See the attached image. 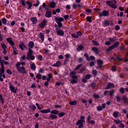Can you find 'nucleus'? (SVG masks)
I'll return each instance as SVG.
<instances>
[{
	"label": "nucleus",
	"mask_w": 128,
	"mask_h": 128,
	"mask_svg": "<svg viewBox=\"0 0 128 128\" xmlns=\"http://www.w3.org/2000/svg\"><path fill=\"white\" fill-rule=\"evenodd\" d=\"M96 108H97L98 112H102V110H103L102 106H98L96 107Z\"/></svg>",
	"instance_id": "obj_51"
},
{
	"label": "nucleus",
	"mask_w": 128,
	"mask_h": 128,
	"mask_svg": "<svg viewBox=\"0 0 128 128\" xmlns=\"http://www.w3.org/2000/svg\"><path fill=\"white\" fill-rule=\"evenodd\" d=\"M82 64H78L77 66H76V67L75 68V70H80V68H82Z\"/></svg>",
	"instance_id": "obj_37"
},
{
	"label": "nucleus",
	"mask_w": 128,
	"mask_h": 128,
	"mask_svg": "<svg viewBox=\"0 0 128 128\" xmlns=\"http://www.w3.org/2000/svg\"><path fill=\"white\" fill-rule=\"evenodd\" d=\"M119 92L122 94H124V88H121L119 90Z\"/></svg>",
	"instance_id": "obj_43"
},
{
	"label": "nucleus",
	"mask_w": 128,
	"mask_h": 128,
	"mask_svg": "<svg viewBox=\"0 0 128 128\" xmlns=\"http://www.w3.org/2000/svg\"><path fill=\"white\" fill-rule=\"evenodd\" d=\"M82 50H84V46L80 45L76 48V50L78 52H80Z\"/></svg>",
	"instance_id": "obj_35"
},
{
	"label": "nucleus",
	"mask_w": 128,
	"mask_h": 128,
	"mask_svg": "<svg viewBox=\"0 0 128 128\" xmlns=\"http://www.w3.org/2000/svg\"><path fill=\"white\" fill-rule=\"evenodd\" d=\"M52 16V12L50 10H46L45 13V16L46 18H51Z\"/></svg>",
	"instance_id": "obj_13"
},
{
	"label": "nucleus",
	"mask_w": 128,
	"mask_h": 128,
	"mask_svg": "<svg viewBox=\"0 0 128 128\" xmlns=\"http://www.w3.org/2000/svg\"><path fill=\"white\" fill-rule=\"evenodd\" d=\"M40 112H42V114H48L49 112H50V109L48 108L46 110H40Z\"/></svg>",
	"instance_id": "obj_21"
},
{
	"label": "nucleus",
	"mask_w": 128,
	"mask_h": 128,
	"mask_svg": "<svg viewBox=\"0 0 128 128\" xmlns=\"http://www.w3.org/2000/svg\"><path fill=\"white\" fill-rule=\"evenodd\" d=\"M76 72L75 70L71 71L70 74L69 76L72 80H70L71 84H76L78 82V76L76 75Z\"/></svg>",
	"instance_id": "obj_1"
},
{
	"label": "nucleus",
	"mask_w": 128,
	"mask_h": 128,
	"mask_svg": "<svg viewBox=\"0 0 128 128\" xmlns=\"http://www.w3.org/2000/svg\"><path fill=\"white\" fill-rule=\"evenodd\" d=\"M114 94V90H112L109 91V96H112Z\"/></svg>",
	"instance_id": "obj_42"
},
{
	"label": "nucleus",
	"mask_w": 128,
	"mask_h": 128,
	"mask_svg": "<svg viewBox=\"0 0 128 128\" xmlns=\"http://www.w3.org/2000/svg\"><path fill=\"white\" fill-rule=\"evenodd\" d=\"M42 74H40V73H38L36 74V78H38V80H42Z\"/></svg>",
	"instance_id": "obj_32"
},
{
	"label": "nucleus",
	"mask_w": 128,
	"mask_h": 128,
	"mask_svg": "<svg viewBox=\"0 0 128 128\" xmlns=\"http://www.w3.org/2000/svg\"><path fill=\"white\" fill-rule=\"evenodd\" d=\"M84 120H86V116H80V119L76 122V126H78V128H84V124L86 122Z\"/></svg>",
	"instance_id": "obj_2"
},
{
	"label": "nucleus",
	"mask_w": 128,
	"mask_h": 128,
	"mask_svg": "<svg viewBox=\"0 0 128 128\" xmlns=\"http://www.w3.org/2000/svg\"><path fill=\"white\" fill-rule=\"evenodd\" d=\"M19 48L21 50H24V43L19 44Z\"/></svg>",
	"instance_id": "obj_56"
},
{
	"label": "nucleus",
	"mask_w": 128,
	"mask_h": 128,
	"mask_svg": "<svg viewBox=\"0 0 128 128\" xmlns=\"http://www.w3.org/2000/svg\"><path fill=\"white\" fill-rule=\"evenodd\" d=\"M38 74H44V70L42 68H40L38 71Z\"/></svg>",
	"instance_id": "obj_58"
},
{
	"label": "nucleus",
	"mask_w": 128,
	"mask_h": 128,
	"mask_svg": "<svg viewBox=\"0 0 128 128\" xmlns=\"http://www.w3.org/2000/svg\"><path fill=\"white\" fill-rule=\"evenodd\" d=\"M112 70H113V72H116V66H112Z\"/></svg>",
	"instance_id": "obj_62"
},
{
	"label": "nucleus",
	"mask_w": 128,
	"mask_h": 128,
	"mask_svg": "<svg viewBox=\"0 0 128 128\" xmlns=\"http://www.w3.org/2000/svg\"><path fill=\"white\" fill-rule=\"evenodd\" d=\"M86 19L88 22H92V17H90V16H88L86 18Z\"/></svg>",
	"instance_id": "obj_41"
},
{
	"label": "nucleus",
	"mask_w": 128,
	"mask_h": 128,
	"mask_svg": "<svg viewBox=\"0 0 128 128\" xmlns=\"http://www.w3.org/2000/svg\"><path fill=\"white\" fill-rule=\"evenodd\" d=\"M28 50V53L27 54V56H30V55H32V53L34 52L32 51V49L30 48H29Z\"/></svg>",
	"instance_id": "obj_40"
},
{
	"label": "nucleus",
	"mask_w": 128,
	"mask_h": 128,
	"mask_svg": "<svg viewBox=\"0 0 128 128\" xmlns=\"http://www.w3.org/2000/svg\"><path fill=\"white\" fill-rule=\"evenodd\" d=\"M56 24L60 28H62V22H57Z\"/></svg>",
	"instance_id": "obj_52"
},
{
	"label": "nucleus",
	"mask_w": 128,
	"mask_h": 128,
	"mask_svg": "<svg viewBox=\"0 0 128 128\" xmlns=\"http://www.w3.org/2000/svg\"><path fill=\"white\" fill-rule=\"evenodd\" d=\"M54 20L56 22H64V19L62 17H55Z\"/></svg>",
	"instance_id": "obj_17"
},
{
	"label": "nucleus",
	"mask_w": 128,
	"mask_h": 128,
	"mask_svg": "<svg viewBox=\"0 0 128 128\" xmlns=\"http://www.w3.org/2000/svg\"><path fill=\"white\" fill-rule=\"evenodd\" d=\"M50 118L51 120H56V118H58V116L54 114H50Z\"/></svg>",
	"instance_id": "obj_28"
},
{
	"label": "nucleus",
	"mask_w": 128,
	"mask_h": 128,
	"mask_svg": "<svg viewBox=\"0 0 128 128\" xmlns=\"http://www.w3.org/2000/svg\"><path fill=\"white\" fill-rule=\"evenodd\" d=\"M38 60L42 61V55H38Z\"/></svg>",
	"instance_id": "obj_64"
},
{
	"label": "nucleus",
	"mask_w": 128,
	"mask_h": 128,
	"mask_svg": "<svg viewBox=\"0 0 128 128\" xmlns=\"http://www.w3.org/2000/svg\"><path fill=\"white\" fill-rule=\"evenodd\" d=\"M114 122H116V124H119L122 123V122H120V120H117L114 119Z\"/></svg>",
	"instance_id": "obj_49"
},
{
	"label": "nucleus",
	"mask_w": 128,
	"mask_h": 128,
	"mask_svg": "<svg viewBox=\"0 0 128 128\" xmlns=\"http://www.w3.org/2000/svg\"><path fill=\"white\" fill-rule=\"evenodd\" d=\"M58 118H62L66 116V112H60L58 114Z\"/></svg>",
	"instance_id": "obj_33"
},
{
	"label": "nucleus",
	"mask_w": 128,
	"mask_h": 128,
	"mask_svg": "<svg viewBox=\"0 0 128 128\" xmlns=\"http://www.w3.org/2000/svg\"><path fill=\"white\" fill-rule=\"evenodd\" d=\"M9 88L12 92H14V94H16V88L12 86H10Z\"/></svg>",
	"instance_id": "obj_20"
},
{
	"label": "nucleus",
	"mask_w": 128,
	"mask_h": 128,
	"mask_svg": "<svg viewBox=\"0 0 128 128\" xmlns=\"http://www.w3.org/2000/svg\"><path fill=\"white\" fill-rule=\"evenodd\" d=\"M84 70H86V69L84 68H82L80 70L78 73L79 74H82V72H84Z\"/></svg>",
	"instance_id": "obj_60"
},
{
	"label": "nucleus",
	"mask_w": 128,
	"mask_h": 128,
	"mask_svg": "<svg viewBox=\"0 0 128 128\" xmlns=\"http://www.w3.org/2000/svg\"><path fill=\"white\" fill-rule=\"evenodd\" d=\"M21 4L22 6L26 8V4L28 6L27 10H30L32 8V3L30 1H26L25 0H21Z\"/></svg>",
	"instance_id": "obj_4"
},
{
	"label": "nucleus",
	"mask_w": 128,
	"mask_h": 128,
	"mask_svg": "<svg viewBox=\"0 0 128 128\" xmlns=\"http://www.w3.org/2000/svg\"><path fill=\"white\" fill-rule=\"evenodd\" d=\"M109 40L111 42H116V39H114V38H109Z\"/></svg>",
	"instance_id": "obj_59"
},
{
	"label": "nucleus",
	"mask_w": 128,
	"mask_h": 128,
	"mask_svg": "<svg viewBox=\"0 0 128 128\" xmlns=\"http://www.w3.org/2000/svg\"><path fill=\"white\" fill-rule=\"evenodd\" d=\"M120 46V42H115V44H113L111 46H109L106 49V51L109 52H112V50L116 48H118Z\"/></svg>",
	"instance_id": "obj_6"
},
{
	"label": "nucleus",
	"mask_w": 128,
	"mask_h": 128,
	"mask_svg": "<svg viewBox=\"0 0 128 128\" xmlns=\"http://www.w3.org/2000/svg\"><path fill=\"white\" fill-rule=\"evenodd\" d=\"M48 78H46V81L47 82H50V80H52V74H48Z\"/></svg>",
	"instance_id": "obj_27"
},
{
	"label": "nucleus",
	"mask_w": 128,
	"mask_h": 128,
	"mask_svg": "<svg viewBox=\"0 0 128 128\" xmlns=\"http://www.w3.org/2000/svg\"><path fill=\"white\" fill-rule=\"evenodd\" d=\"M120 26L116 25L115 26V30H120Z\"/></svg>",
	"instance_id": "obj_61"
},
{
	"label": "nucleus",
	"mask_w": 128,
	"mask_h": 128,
	"mask_svg": "<svg viewBox=\"0 0 128 128\" xmlns=\"http://www.w3.org/2000/svg\"><path fill=\"white\" fill-rule=\"evenodd\" d=\"M112 88H114V83L108 82L106 87V90H110Z\"/></svg>",
	"instance_id": "obj_14"
},
{
	"label": "nucleus",
	"mask_w": 128,
	"mask_h": 128,
	"mask_svg": "<svg viewBox=\"0 0 128 128\" xmlns=\"http://www.w3.org/2000/svg\"><path fill=\"white\" fill-rule=\"evenodd\" d=\"M90 86H91L92 88V90H94V88H96V82H94L90 84Z\"/></svg>",
	"instance_id": "obj_44"
},
{
	"label": "nucleus",
	"mask_w": 128,
	"mask_h": 128,
	"mask_svg": "<svg viewBox=\"0 0 128 128\" xmlns=\"http://www.w3.org/2000/svg\"><path fill=\"white\" fill-rule=\"evenodd\" d=\"M92 78V74H86L82 78V82L84 84H86L88 82V80H90Z\"/></svg>",
	"instance_id": "obj_7"
},
{
	"label": "nucleus",
	"mask_w": 128,
	"mask_h": 128,
	"mask_svg": "<svg viewBox=\"0 0 128 128\" xmlns=\"http://www.w3.org/2000/svg\"><path fill=\"white\" fill-rule=\"evenodd\" d=\"M116 102H120V100H122V98H120V97L118 96H116Z\"/></svg>",
	"instance_id": "obj_53"
},
{
	"label": "nucleus",
	"mask_w": 128,
	"mask_h": 128,
	"mask_svg": "<svg viewBox=\"0 0 128 128\" xmlns=\"http://www.w3.org/2000/svg\"><path fill=\"white\" fill-rule=\"evenodd\" d=\"M2 22L3 24H6V22H7L6 18H2Z\"/></svg>",
	"instance_id": "obj_39"
},
{
	"label": "nucleus",
	"mask_w": 128,
	"mask_h": 128,
	"mask_svg": "<svg viewBox=\"0 0 128 128\" xmlns=\"http://www.w3.org/2000/svg\"><path fill=\"white\" fill-rule=\"evenodd\" d=\"M93 96L94 98H96V100H98V98H100V95L96 94H93Z\"/></svg>",
	"instance_id": "obj_45"
},
{
	"label": "nucleus",
	"mask_w": 128,
	"mask_h": 128,
	"mask_svg": "<svg viewBox=\"0 0 128 128\" xmlns=\"http://www.w3.org/2000/svg\"><path fill=\"white\" fill-rule=\"evenodd\" d=\"M122 100L125 104H128V99L126 96H123Z\"/></svg>",
	"instance_id": "obj_31"
},
{
	"label": "nucleus",
	"mask_w": 128,
	"mask_h": 128,
	"mask_svg": "<svg viewBox=\"0 0 128 128\" xmlns=\"http://www.w3.org/2000/svg\"><path fill=\"white\" fill-rule=\"evenodd\" d=\"M12 50L13 54L16 55L18 54V51L16 50V48L14 47V48H12Z\"/></svg>",
	"instance_id": "obj_55"
},
{
	"label": "nucleus",
	"mask_w": 128,
	"mask_h": 128,
	"mask_svg": "<svg viewBox=\"0 0 128 128\" xmlns=\"http://www.w3.org/2000/svg\"><path fill=\"white\" fill-rule=\"evenodd\" d=\"M40 38L41 40V41L40 42H44V33L40 32L39 34Z\"/></svg>",
	"instance_id": "obj_19"
},
{
	"label": "nucleus",
	"mask_w": 128,
	"mask_h": 128,
	"mask_svg": "<svg viewBox=\"0 0 128 128\" xmlns=\"http://www.w3.org/2000/svg\"><path fill=\"white\" fill-rule=\"evenodd\" d=\"M56 2H51L50 4V8H56Z\"/></svg>",
	"instance_id": "obj_23"
},
{
	"label": "nucleus",
	"mask_w": 128,
	"mask_h": 128,
	"mask_svg": "<svg viewBox=\"0 0 128 128\" xmlns=\"http://www.w3.org/2000/svg\"><path fill=\"white\" fill-rule=\"evenodd\" d=\"M71 36L72 38H78V34H72Z\"/></svg>",
	"instance_id": "obj_50"
},
{
	"label": "nucleus",
	"mask_w": 128,
	"mask_h": 128,
	"mask_svg": "<svg viewBox=\"0 0 128 128\" xmlns=\"http://www.w3.org/2000/svg\"><path fill=\"white\" fill-rule=\"evenodd\" d=\"M92 44H94L95 46H98L100 45V44H98V42H96V41L94 40H92Z\"/></svg>",
	"instance_id": "obj_38"
},
{
	"label": "nucleus",
	"mask_w": 128,
	"mask_h": 128,
	"mask_svg": "<svg viewBox=\"0 0 128 128\" xmlns=\"http://www.w3.org/2000/svg\"><path fill=\"white\" fill-rule=\"evenodd\" d=\"M30 110H36V106L34 105H30L29 106Z\"/></svg>",
	"instance_id": "obj_34"
},
{
	"label": "nucleus",
	"mask_w": 128,
	"mask_h": 128,
	"mask_svg": "<svg viewBox=\"0 0 128 128\" xmlns=\"http://www.w3.org/2000/svg\"><path fill=\"white\" fill-rule=\"evenodd\" d=\"M110 16V12L106 10H104L102 12L100 13L99 14L100 18L102 16Z\"/></svg>",
	"instance_id": "obj_8"
},
{
	"label": "nucleus",
	"mask_w": 128,
	"mask_h": 128,
	"mask_svg": "<svg viewBox=\"0 0 128 128\" xmlns=\"http://www.w3.org/2000/svg\"><path fill=\"white\" fill-rule=\"evenodd\" d=\"M0 100L2 106H4V98L2 97V94H0Z\"/></svg>",
	"instance_id": "obj_29"
},
{
	"label": "nucleus",
	"mask_w": 128,
	"mask_h": 128,
	"mask_svg": "<svg viewBox=\"0 0 128 128\" xmlns=\"http://www.w3.org/2000/svg\"><path fill=\"white\" fill-rule=\"evenodd\" d=\"M112 116H114V118H116L118 116V112H114Z\"/></svg>",
	"instance_id": "obj_36"
},
{
	"label": "nucleus",
	"mask_w": 128,
	"mask_h": 128,
	"mask_svg": "<svg viewBox=\"0 0 128 128\" xmlns=\"http://www.w3.org/2000/svg\"><path fill=\"white\" fill-rule=\"evenodd\" d=\"M0 45L3 50H6V45L4 43L1 44Z\"/></svg>",
	"instance_id": "obj_47"
},
{
	"label": "nucleus",
	"mask_w": 128,
	"mask_h": 128,
	"mask_svg": "<svg viewBox=\"0 0 128 128\" xmlns=\"http://www.w3.org/2000/svg\"><path fill=\"white\" fill-rule=\"evenodd\" d=\"M30 20L32 22L33 24H36L38 22V19L36 17H32L30 19Z\"/></svg>",
	"instance_id": "obj_22"
},
{
	"label": "nucleus",
	"mask_w": 128,
	"mask_h": 128,
	"mask_svg": "<svg viewBox=\"0 0 128 128\" xmlns=\"http://www.w3.org/2000/svg\"><path fill=\"white\" fill-rule=\"evenodd\" d=\"M20 66V62H17L16 64V68L17 69V70L18 72H20L21 74H26V69L24 68V67Z\"/></svg>",
	"instance_id": "obj_5"
},
{
	"label": "nucleus",
	"mask_w": 128,
	"mask_h": 128,
	"mask_svg": "<svg viewBox=\"0 0 128 128\" xmlns=\"http://www.w3.org/2000/svg\"><path fill=\"white\" fill-rule=\"evenodd\" d=\"M68 62H70V60H68V58L64 59V65L66 66V64H68Z\"/></svg>",
	"instance_id": "obj_57"
},
{
	"label": "nucleus",
	"mask_w": 128,
	"mask_h": 128,
	"mask_svg": "<svg viewBox=\"0 0 128 128\" xmlns=\"http://www.w3.org/2000/svg\"><path fill=\"white\" fill-rule=\"evenodd\" d=\"M40 0H36V4H34L33 6H40Z\"/></svg>",
	"instance_id": "obj_48"
},
{
	"label": "nucleus",
	"mask_w": 128,
	"mask_h": 128,
	"mask_svg": "<svg viewBox=\"0 0 128 128\" xmlns=\"http://www.w3.org/2000/svg\"><path fill=\"white\" fill-rule=\"evenodd\" d=\"M110 24V22L108 20H104L103 22L102 26L104 27L108 26Z\"/></svg>",
	"instance_id": "obj_15"
},
{
	"label": "nucleus",
	"mask_w": 128,
	"mask_h": 128,
	"mask_svg": "<svg viewBox=\"0 0 128 128\" xmlns=\"http://www.w3.org/2000/svg\"><path fill=\"white\" fill-rule=\"evenodd\" d=\"M36 58V57L34 55H29L26 56L27 60H34Z\"/></svg>",
	"instance_id": "obj_16"
},
{
	"label": "nucleus",
	"mask_w": 128,
	"mask_h": 128,
	"mask_svg": "<svg viewBox=\"0 0 128 128\" xmlns=\"http://www.w3.org/2000/svg\"><path fill=\"white\" fill-rule=\"evenodd\" d=\"M28 46L30 48H32L34 46V41H30L28 44Z\"/></svg>",
	"instance_id": "obj_24"
},
{
	"label": "nucleus",
	"mask_w": 128,
	"mask_h": 128,
	"mask_svg": "<svg viewBox=\"0 0 128 128\" xmlns=\"http://www.w3.org/2000/svg\"><path fill=\"white\" fill-rule=\"evenodd\" d=\"M92 118V116H89L87 117L86 122L88 124H90V119Z\"/></svg>",
	"instance_id": "obj_46"
},
{
	"label": "nucleus",
	"mask_w": 128,
	"mask_h": 128,
	"mask_svg": "<svg viewBox=\"0 0 128 128\" xmlns=\"http://www.w3.org/2000/svg\"><path fill=\"white\" fill-rule=\"evenodd\" d=\"M48 22L46 21V20H43L39 24V26L41 28H44L46 26V23Z\"/></svg>",
	"instance_id": "obj_12"
},
{
	"label": "nucleus",
	"mask_w": 128,
	"mask_h": 128,
	"mask_svg": "<svg viewBox=\"0 0 128 128\" xmlns=\"http://www.w3.org/2000/svg\"><path fill=\"white\" fill-rule=\"evenodd\" d=\"M97 64L98 68H104V66H102V65L104 64V61L102 60H97Z\"/></svg>",
	"instance_id": "obj_10"
},
{
	"label": "nucleus",
	"mask_w": 128,
	"mask_h": 128,
	"mask_svg": "<svg viewBox=\"0 0 128 128\" xmlns=\"http://www.w3.org/2000/svg\"><path fill=\"white\" fill-rule=\"evenodd\" d=\"M92 52H96V50H98V49L96 47H92Z\"/></svg>",
	"instance_id": "obj_63"
},
{
	"label": "nucleus",
	"mask_w": 128,
	"mask_h": 128,
	"mask_svg": "<svg viewBox=\"0 0 128 128\" xmlns=\"http://www.w3.org/2000/svg\"><path fill=\"white\" fill-rule=\"evenodd\" d=\"M76 104H78V102H76V100H74V101H70L69 102V104H70V106H76Z\"/></svg>",
	"instance_id": "obj_30"
},
{
	"label": "nucleus",
	"mask_w": 128,
	"mask_h": 128,
	"mask_svg": "<svg viewBox=\"0 0 128 128\" xmlns=\"http://www.w3.org/2000/svg\"><path fill=\"white\" fill-rule=\"evenodd\" d=\"M6 40L8 42L10 46H12V48H14V42L12 41V38L10 37L6 38Z\"/></svg>",
	"instance_id": "obj_9"
},
{
	"label": "nucleus",
	"mask_w": 128,
	"mask_h": 128,
	"mask_svg": "<svg viewBox=\"0 0 128 128\" xmlns=\"http://www.w3.org/2000/svg\"><path fill=\"white\" fill-rule=\"evenodd\" d=\"M60 66H62V63L60 61H57L56 63L52 65V66H53V68H58Z\"/></svg>",
	"instance_id": "obj_18"
},
{
	"label": "nucleus",
	"mask_w": 128,
	"mask_h": 128,
	"mask_svg": "<svg viewBox=\"0 0 128 128\" xmlns=\"http://www.w3.org/2000/svg\"><path fill=\"white\" fill-rule=\"evenodd\" d=\"M30 68L32 70H36V64L34 63H32V64H30Z\"/></svg>",
	"instance_id": "obj_26"
},
{
	"label": "nucleus",
	"mask_w": 128,
	"mask_h": 128,
	"mask_svg": "<svg viewBox=\"0 0 128 128\" xmlns=\"http://www.w3.org/2000/svg\"><path fill=\"white\" fill-rule=\"evenodd\" d=\"M59 112H60V111L58 110H52V111H50V114H54L55 116L56 114H58Z\"/></svg>",
	"instance_id": "obj_25"
},
{
	"label": "nucleus",
	"mask_w": 128,
	"mask_h": 128,
	"mask_svg": "<svg viewBox=\"0 0 128 128\" xmlns=\"http://www.w3.org/2000/svg\"><path fill=\"white\" fill-rule=\"evenodd\" d=\"M56 32L57 33L58 36H63L64 34V32L62 30H58V28H56Z\"/></svg>",
	"instance_id": "obj_11"
},
{
	"label": "nucleus",
	"mask_w": 128,
	"mask_h": 128,
	"mask_svg": "<svg viewBox=\"0 0 128 128\" xmlns=\"http://www.w3.org/2000/svg\"><path fill=\"white\" fill-rule=\"evenodd\" d=\"M92 74H94V76H96L97 74H98V71H96V70H92Z\"/></svg>",
	"instance_id": "obj_54"
},
{
	"label": "nucleus",
	"mask_w": 128,
	"mask_h": 128,
	"mask_svg": "<svg viewBox=\"0 0 128 128\" xmlns=\"http://www.w3.org/2000/svg\"><path fill=\"white\" fill-rule=\"evenodd\" d=\"M106 2L108 6H110L112 8H117L118 6H116V0H106Z\"/></svg>",
	"instance_id": "obj_3"
}]
</instances>
